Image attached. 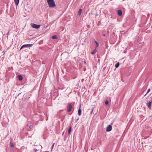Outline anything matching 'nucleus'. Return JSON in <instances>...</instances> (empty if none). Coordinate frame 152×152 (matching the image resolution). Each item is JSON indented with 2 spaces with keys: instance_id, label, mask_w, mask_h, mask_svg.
<instances>
[{
  "instance_id": "obj_1",
  "label": "nucleus",
  "mask_w": 152,
  "mask_h": 152,
  "mask_svg": "<svg viewBox=\"0 0 152 152\" xmlns=\"http://www.w3.org/2000/svg\"><path fill=\"white\" fill-rule=\"evenodd\" d=\"M49 7H54L56 6V4L53 0H47Z\"/></svg>"
},
{
  "instance_id": "obj_2",
  "label": "nucleus",
  "mask_w": 152,
  "mask_h": 152,
  "mask_svg": "<svg viewBox=\"0 0 152 152\" xmlns=\"http://www.w3.org/2000/svg\"><path fill=\"white\" fill-rule=\"evenodd\" d=\"M40 25H37L34 23H32L31 24V26L32 27L35 28H38L40 27Z\"/></svg>"
},
{
  "instance_id": "obj_3",
  "label": "nucleus",
  "mask_w": 152,
  "mask_h": 152,
  "mask_svg": "<svg viewBox=\"0 0 152 152\" xmlns=\"http://www.w3.org/2000/svg\"><path fill=\"white\" fill-rule=\"evenodd\" d=\"M32 44L24 45L21 47L20 48V50H21L23 48L26 47H31L32 46Z\"/></svg>"
},
{
  "instance_id": "obj_4",
  "label": "nucleus",
  "mask_w": 152,
  "mask_h": 152,
  "mask_svg": "<svg viewBox=\"0 0 152 152\" xmlns=\"http://www.w3.org/2000/svg\"><path fill=\"white\" fill-rule=\"evenodd\" d=\"M72 108V105L71 104H69L67 106V111L68 112H70Z\"/></svg>"
},
{
  "instance_id": "obj_5",
  "label": "nucleus",
  "mask_w": 152,
  "mask_h": 152,
  "mask_svg": "<svg viewBox=\"0 0 152 152\" xmlns=\"http://www.w3.org/2000/svg\"><path fill=\"white\" fill-rule=\"evenodd\" d=\"M112 129V126L111 125H109L107 127L106 131L107 132H110Z\"/></svg>"
},
{
  "instance_id": "obj_6",
  "label": "nucleus",
  "mask_w": 152,
  "mask_h": 152,
  "mask_svg": "<svg viewBox=\"0 0 152 152\" xmlns=\"http://www.w3.org/2000/svg\"><path fill=\"white\" fill-rule=\"evenodd\" d=\"M152 103V102L151 101L149 102H147V106L150 109L151 108Z\"/></svg>"
},
{
  "instance_id": "obj_7",
  "label": "nucleus",
  "mask_w": 152,
  "mask_h": 152,
  "mask_svg": "<svg viewBox=\"0 0 152 152\" xmlns=\"http://www.w3.org/2000/svg\"><path fill=\"white\" fill-rule=\"evenodd\" d=\"M118 15L119 16H121L122 15V11L121 10H119L118 11Z\"/></svg>"
},
{
  "instance_id": "obj_8",
  "label": "nucleus",
  "mask_w": 152,
  "mask_h": 152,
  "mask_svg": "<svg viewBox=\"0 0 152 152\" xmlns=\"http://www.w3.org/2000/svg\"><path fill=\"white\" fill-rule=\"evenodd\" d=\"M97 48L96 47V48L95 50L91 53V54L93 55L97 51Z\"/></svg>"
},
{
  "instance_id": "obj_9",
  "label": "nucleus",
  "mask_w": 152,
  "mask_h": 152,
  "mask_svg": "<svg viewBox=\"0 0 152 152\" xmlns=\"http://www.w3.org/2000/svg\"><path fill=\"white\" fill-rule=\"evenodd\" d=\"M15 3L17 6L18 5L19 2V0H14Z\"/></svg>"
},
{
  "instance_id": "obj_10",
  "label": "nucleus",
  "mask_w": 152,
  "mask_h": 152,
  "mask_svg": "<svg viewBox=\"0 0 152 152\" xmlns=\"http://www.w3.org/2000/svg\"><path fill=\"white\" fill-rule=\"evenodd\" d=\"M78 114L79 116H80L81 114V110L80 108L78 110Z\"/></svg>"
},
{
  "instance_id": "obj_11",
  "label": "nucleus",
  "mask_w": 152,
  "mask_h": 152,
  "mask_svg": "<svg viewBox=\"0 0 152 152\" xmlns=\"http://www.w3.org/2000/svg\"><path fill=\"white\" fill-rule=\"evenodd\" d=\"M82 12V10L81 9H79L78 11V15H80Z\"/></svg>"
},
{
  "instance_id": "obj_12",
  "label": "nucleus",
  "mask_w": 152,
  "mask_h": 152,
  "mask_svg": "<svg viewBox=\"0 0 152 152\" xmlns=\"http://www.w3.org/2000/svg\"><path fill=\"white\" fill-rule=\"evenodd\" d=\"M18 79L20 80H22L23 79V77L22 76L20 75H19Z\"/></svg>"
},
{
  "instance_id": "obj_13",
  "label": "nucleus",
  "mask_w": 152,
  "mask_h": 152,
  "mask_svg": "<svg viewBox=\"0 0 152 152\" xmlns=\"http://www.w3.org/2000/svg\"><path fill=\"white\" fill-rule=\"evenodd\" d=\"M72 128L70 126L69 127V129H68V134H69L71 131Z\"/></svg>"
},
{
  "instance_id": "obj_14",
  "label": "nucleus",
  "mask_w": 152,
  "mask_h": 152,
  "mask_svg": "<svg viewBox=\"0 0 152 152\" xmlns=\"http://www.w3.org/2000/svg\"><path fill=\"white\" fill-rule=\"evenodd\" d=\"M52 38L53 39H55L57 38V36L56 35H54L52 37Z\"/></svg>"
},
{
  "instance_id": "obj_15",
  "label": "nucleus",
  "mask_w": 152,
  "mask_h": 152,
  "mask_svg": "<svg viewBox=\"0 0 152 152\" xmlns=\"http://www.w3.org/2000/svg\"><path fill=\"white\" fill-rule=\"evenodd\" d=\"M95 42L96 45V48L99 46V43L95 40H94Z\"/></svg>"
},
{
  "instance_id": "obj_16",
  "label": "nucleus",
  "mask_w": 152,
  "mask_h": 152,
  "mask_svg": "<svg viewBox=\"0 0 152 152\" xmlns=\"http://www.w3.org/2000/svg\"><path fill=\"white\" fill-rule=\"evenodd\" d=\"M119 65V62H118L116 63L115 65V66H118Z\"/></svg>"
},
{
  "instance_id": "obj_17",
  "label": "nucleus",
  "mask_w": 152,
  "mask_h": 152,
  "mask_svg": "<svg viewBox=\"0 0 152 152\" xmlns=\"http://www.w3.org/2000/svg\"><path fill=\"white\" fill-rule=\"evenodd\" d=\"M150 89H149H149H148V91H147V93H146V94H145L144 96H145L150 91Z\"/></svg>"
},
{
  "instance_id": "obj_18",
  "label": "nucleus",
  "mask_w": 152,
  "mask_h": 152,
  "mask_svg": "<svg viewBox=\"0 0 152 152\" xmlns=\"http://www.w3.org/2000/svg\"><path fill=\"white\" fill-rule=\"evenodd\" d=\"M109 103V102L108 100H106L105 102V104L106 105H107Z\"/></svg>"
},
{
  "instance_id": "obj_19",
  "label": "nucleus",
  "mask_w": 152,
  "mask_h": 152,
  "mask_svg": "<svg viewBox=\"0 0 152 152\" xmlns=\"http://www.w3.org/2000/svg\"><path fill=\"white\" fill-rule=\"evenodd\" d=\"M11 145L12 147H13L14 146V145L13 144H12V143H11Z\"/></svg>"
},
{
  "instance_id": "obj_20",
  "label": "nucleus",
  "mask_w": 152,
  "mask_h": 152,
  "mask_svg": "<svg viewBox=\"0 0 152 152\" xmlns=\"http://www.w3.org/2000/svg\"><path fill=\"white\" fill-rule=\"evenodd\" d=\"M54 145H55V143H54L53 144V145H52V147H53H53H54Z\"/></svg>"
},
{
  "instance_id": "obj_21",
  "label": "nucleus",
  "mask_w": 152,
  "mask_h": 152,
  "mask_svg": "<svg viewBox=\"0 0 152 152\" xmlns=\"http://www.w3.org/2000/svg\"><path fill=\"white\" fill-rule=\"evenodd\" d=\"M37 151V149H34V151L35 152H36Z\"/></svg>"
},
{
  "instance_id": "obj_22",
  "label": "nucleus",
  "mask_w": 152,
  "mask_h": 152,
  "mask_svg": "<svg viewBox=\"0 0 152 152\" xmlns=\"http://www.w3.org/2000/svg\"><path fill=\"white\" fill-rule=\"evenodd\" d=\"M93 111V109H92V110L91 111V113Z\"/></svg>"
},
{
  "instance_id": "obj_23",
  "label": "nucleus",
  "mask_w": 152,
  "mask_h": 152,
  "mask_svg": "<svg viewBox=\"0 0 152 152\" xmlns=\"http://www.w3.org/2000/svg\"><path fill=\"white\" fill-rule=\"evenodd\" d=\"M53 147H52V148H51V150L53 149Z\"/></svg>"
},
{
  "instance_id": "obj_24",
  "label": "nucleus",
  "mask_w": 152,
  "mask_h": 152,
  "mask_svg": "<svg viewBox=\"0 0 152 152\" xmlns=\"http://www.w3.org/2000/svg\"><path fill=\"white\" fill-rule=\"evenodd\" d=\"M85 69H84V71H85Z\"/></svg>"
},
{
  "instance_id": "obj_25",
  "label": "nucleus",
  "mask_w": 152,
  "mask_h": 152,
  "mask_svg": "<svg viewBox=\"0 0 152 152\" xmlns=\"http://www.w3.org/2000/svg\"><path fill=\"white\" fill-rule=\"evenodd\" d=\"M115 69H116L115 68V69H114L115 70Z\"/></svg>"
}]
</instances>
